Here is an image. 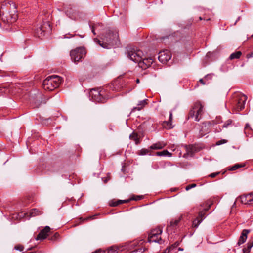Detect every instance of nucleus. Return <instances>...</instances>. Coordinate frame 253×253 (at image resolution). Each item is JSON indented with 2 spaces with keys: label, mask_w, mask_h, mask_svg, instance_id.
<instances>
[{
  "label": "nucleus",
  "mask_w": 253,
  "mask_h": 253,
  "mask_svg": "<svg viewBox=\"0 0 253 253\" xmlns=\"http://www.w3.org/2000/svg\"><path fill=\"white\" fill-rule=\"evenodd\" d=\"M67 16L74 20H77L80 18L79 12L72 8L65 9Z\"/></svg>",
  "instance_id": "4468645a"
},
{
  "label": "nucleus",
  "mask_w": 253,
  "mask_h": 253,
  "mask_svg": "<svg viewBox=\"0 0 253 253\" xmlns=\"http://www.w3.org/2000/svg\"><path fill=\"white\" fill-rule=\"evenodd\" d=\"M252 131L249 124H247L245 126V133L247 135L249 134V131Z\"/></svg>",
  "instance_id": "7c9ffc66"
},
{
  "label": "nucleus",
  "mask_w": 253,
  "mask_h": 253,
  "mask_svg": "<svg viewBox=\"0 0 253 253\" xmlns=\"http://www.w3.org/2000/svg\"><path fill=\"white\" fill-rule=\"evenodd\" d=\"M102 41L95 39L94 41L104 48H110L116 45L119 42L118 31L116 29H109L102 36Z\"/></svg>",
  "instance_id": "f257e3e1"
},
{
  "label": "nucleus",
  "mask_w": 253,
  "mask_h": 253,
  "mask_svg": "<svg viewBox=\"0 0 253 253\" xmlns=\"http://www.w3.org/2000/svg\"><path fill=\"white\" fill-rule=\"evenodd\" d=\"M253 246V242H248L247 244V248H245L243 249V253H249L250 251L251 248Z\"/></svg>",
  "instance_id": "a878e982"
},
{
  "label": "nucleus",
  "mask_w": 253,
  "mask_h": 253,
  "mask_svg": "<svg viewBox=\"0 0 253 253\" xmlns=\"http://www.w3.org/2000/svg\"><path fill=\"white\" fill-rule=\"evenodd\" d=\"M185 147L186 151L183 155L185 158L192 157L194 153L198 151L197 147L194 145H186Z\"/></svg>",
  "instance_id": "9b49d317"
},
{
  "label": "nucleus",
  "mask_w": 253,
  "mask_h": 253,
  "mask_svg": "<svg viewBox=\"0 0 253 253\" xmlns=\"http://www.w3.org/2000/svg\"><path fill=\"white\" fill-rule=\"evenodd\" d=\"M180 220V219H176L174 220H172L170 222V226L172 227H175L177 226Z\"/></svg>",
  "instance_id": "c756f323"
},
{
  "label": "nucleus",
  "mask_w": 253,
  "mask_h": 253,
  "mask_svg": "<svg viewBox=\"0 0 253 253\" xmlns=\"http://www.w3.org/2000/svg\"><path fill=\"white\" fill-rule=\"evenodd\" d=\"M179 250H182L183 249H181V248H179Z\"/></svg>",
  "instance_id": "3c124183"
},
{
  "label": "nucleus",
  "mask_w": 253,
  "mask_h": 253,
  "mask_svg": "<svg viewBox=\"0 0 253 253\" xmlns=\"http://www.w3.org/2000/svg\"><path fill=\"white\" fill-rule=\"evenodd\" d=\"M0 18L5 23H13L17 20L18 15L16 10H13L10 13H4L3 11H0Z\"/></svg>",
  "instance_id": "0eeeda50"
},
{
  "label": "nucleus",
  "mask_w": 253,
  "mask_h": 253,
  "mask_svg": "<svg viewBox=\"0 0 253 253\" xmlns=\"http://www.w3.org/2000/svg\"><path fill=\"white\" fill-rule=\"evenodd\" d=\"M50 231V228L46 226L45 228L42 230L37 237L36 238V240H43L47 238L48 235V233Z\"/></svg>",
  "instance_id": "ddd939ff"
},
{
  "label": "nucleus",
  "mask_w": 253,
  "mask_h": 253,
  "mask_svg": "<svg viewBox=\"0 0 253 253\" xmlns=\"http://www.w3.org/2000/svg\"><path fill=\"white\" fill-rule=\"evenodd\" d=\"M136 82H137V83H139V80L138 79H137L136 80Z\"/></svg>",
  "instance_id": "09e8293b"
},
{
  "label": "nucleus",
  "mask_w": 253,
  "mask_h": 253,
  "mask_svg": "<svg viewBox=\"0 0 253 253\" xmlns=\"http://www.w3.org/2000/svg\"><path fill=\"white\" fill-rule=\"evenodd\" d=\"M244 166V165H242L239 164H236L234 165V166H233L232 167H230L229 169V170H231V171H234V170H236L238 168L243 167Z\"/></svg>",
  "instance_id": "bb28decb"
},
{
  "label": "nucleus",
  "mask_w": 253,
  "mask_h": 253,
  "mask_svg": "<svg viewBox=\"0 0 253 253\" xmlns=\"http://www.w3.org/2000/svg\"><path fill=\"white\" fill-rule=\"evenodd\" d=\"M144 242V241L143 239H141L139 241H134L132 244H131V246H137V245H141Z\"/></svg>",
  "instance_id": "c85d7f7f"
},
{
  "label": "nucleus",
  "mask_w": 253,
  "mask_h": 253,
  "mask_svg": "<svg viewBox=\"0 0 253 253\" xmlns=\"http://www.w3.org/2000/svg\"><path fill=\"white\" fill-rule=\"evenodd\" d=\"M203 107L201 102H196L189 112L188 118H194L195 121H199L203 112Z\"/></svg>",
  "instance_id": "20e7f679"
},
{
  "label": "nucleus",
  "mask_w": 253,
  "mask_h": 253,
  "mask_svg": "<svg viewBox=\"0 0 253 253\" xmlns=\"http://www.w3.org/2000/svg\"><path fill=\"white\" fill-rule=\"evenodd\" d=\"M129 138L132 140L134 141L136 144H138L140 142L139 138L138 137V135L136 133H132L129 136Z\"/></svg>",
  "instance_id": "b1692460"
},
{
  "label": "nucleus",
  "mask_w": 253,
  "mask_h": 253,
  "mask_svg": "<svg viewBox=\"0 0 253 253\" xmlns=\"http://www.w3.org/2000/svg\"><path fill=\"white\" fill-rule=\"evenodd\" d=\"M247 97L240 92L235 93L233 96L232 105L234 109L239 112L245 107Z\"/></svg>",
  "instance_id": "7ed1b4c3"
},
{
  "label": "nucleus",
  "mask_w": 253,
  "mask_h": 253,
  "mask_svg": "<svg viewBox=\"0 0 253 253\" xmlns=\"http://www.w3.org/2000/svg\"><path fill=\"white\" fill-rule=\"evenodd\" d=\"M242 55V52L241 51H237L236 52L232 53L230 56V59L231 60H233L235 59H239L241 57Z\"/></svg>",
  "instance_id": "5701e85b"
},
{
  "label": "nucleus",
  "mask_w": 253,
  "mask_h": 253,
  "mask_svg": "<svg viewBox=\"0 0 253 253\" xmlns=\"http://www.w3.org/2000/svg\"><path fill=\"white\" fill-rule=\"evenodd\" d=\"M135 252V251H133L132 252H131L130 253H134Z\"/></svg>",
  "instance_id": "603ef678"
},
{
  "label": "nucleus",
  "mask_w": 253,
  "mask_h": 253,
  "mask_svg": "<svg viewBox=\"0 0 253 253\" xmlns=\"http://www.w3.org/2000/svg\"><path fill=\"white\" fill-rule=\"evenodd\" d=\"M59 235L58 233H56L53 237H52L50 239L51 240H55L56 238H58L59 237Z\"/></svg>",
  "instance_id": "ea45409f"
},
{
  "label": "nucleus",
  "mask_w": 253,
  "mask_h": 253,
  "mask_svg": "<svg viewBox=\"0 0 253 253\" xmlns=\"http://www.w3.org/2000/svg\"><path fill=\"white\" fill-rule=\"evenodd\" d=\"M250 230L247 229H244L241 233V236L239 239L237 244L238 246L241 245V244L244 243L247 238V235L249 233Z\"/></svg>",
  "instance_id": "a211bd4d"
},
{
  "label": "nucleus",
  "mask_w": 253,
  "mask_h": 253,
  "mask_svg": "<svg viewBox=\"0 0 253 253\" xmlns=\"http://www.w3.org/2000/svg\"><path fill=\"white\" fill-rule=\"evenodd\" d=\"M62 81V78L57 75L48 76L43 82V87L45 90H53L59 86Z\"/></svg>",
  "instance_id": "f03ea898"
},
{
  "label": "nucleus",
  "mask_w": 253,
  "mask_h": 253,
  "mask_svg": "<svg viewBox=\"0 0 253 253\" xmlns=\"http://www.w3.org/2000/svg\"><path fill=\"white\" fill-rule=\"evenodd\" d=\"M174 248L175 247L173 246L167 248L165 251V253H170V251Z\"/></svg>",
  "instance_id": "e433bc0d"
},
{
  "label": "nucleus",
  "mask_w": 253,
  "mask_h": 253,
  "mask_svg": "<svg viewBox=\"0 0 253 253\" xmlns=\"http://www.w3.org/2000/svg\"><path fill=\"white\" fill-rule=\"evenodd\" d=\"M118 249L116 247H112L108 249L107 253H118Z\"/></svg>",
  "instance_id": "cd10ccee"
},
{
  "label": "nucleus",
  "mask_w": 253,
  "mask_h": 253,
  "mask_svg": "<svg viewBox=\"0 0 253 253\" xmlns=\"http://www.w3.org/2000/svg\"><path fill=\"white\" fill-rule=\"evenodd\" d=\"M127 52L128 57L133 62L138 63L142 59L143 52L141 50L130 48Z\"/></svg>",
  "instance_id": "6e6552de"
},
{
  "label": "nucleus",
  "mask_w": 253,
  "mask_h": 253,
  "mask_svg": "<svg viewBox=\"0 0 253 253\" xmlns=\"http://www.w3.org/2000/svg\"><path fill=\"white\" fill-rule=\"evenodd\" d=\"M141 199V197L139 196H137L136 198H131L130 200H139Z\"/></svg>",
  "instance_id": "c03bdc74"
},
{
  "label": "nucleus",
  "mask_w": 253,
  "mask_h": 253,
  "mask_svg": "<svg viewBox=\"0 0 253 253\" xmlns=\"http://www.w3.org/2000/svg\"><path fill=\"white\" fill-rule=\"evenodd\" d=\"M86 54V51L84 47H78L70 51L71 60L75 63L81 61L82 59L84 58Z\"/></svg>",
  "instance_id": "39448f33"
},
{
  "label": "nucleus",
  "mask_w": 253,
  "mask_h": 253,
  "mask_svg": "<svg viewBox=\"0 0 253 253\" xmlns=\"http://www.w3.org/2000/svg\"><path fill=\"white\" fill-rule=\"evenodd\" d=\"M166 144L161 142H158L155 144H152L150 148L151 149H161L163 148L165 146Z\"/></svg>",
  "instance_id": "aec40b11"
},
{
  "label": "nucleus",
  "mask_w": 253,
  "mask_h": 253,
  "mask_svg": "<svg viewBox=\"0 0 253 253\" xmlns=\"http://www.w3.org/2000/svg\"><path fill=\"white\" fill-rule=\"evenodd\" d=\"M109 205L111 207H116V206L119 205V204H118V202H117V201L112 200L109 202Z\"/></svg>",
  "instance_id": "72a5a7b5"
},
{
  "label": "nucleus",
  "mask_w": 253,
  "mask_h": 253,
  "mask_svg": "<svg viewBox=\"0 0 253 253\" xmlns=\"http://www.w3.org/2000/svg\"><path fill=\"white\" fill-rule=\"evenodd\" d=\"M242 203L248 205H253V193H250L246 195L240 197Z\"/></svg>",
  "instance_id": "2eb2a0df"
},
{
  "label": "nucleus",
  "mask_w": 253,
  "mask_h": 253,
  "mask_svg": "<svg viewBox=\"0 0 253 253\" xmlns=\"http://www.w3.org/2000/svg\"><path fill=\"white\" fill-rule=\"evenodd\" d=\"M252 37H253V34L252 35Z\"/></svg>",
  "instance_id": "864d4df0"
},
{
  "label": "nucleus",
  "mask_w": 253,
  "mask_h": 253,
  "mask_svg": "<svg viewBox=\"0 0 253 253\" xmlns=\"http://www.w3.org/2000/svg\"><path fill=\"white\" fill-rule=\"evenodd\" d=\"M148 99H145L139 102L137 107H134L132 108L131 112H134L135 110H141L147 104Z\"/></svg>",
  "instance_id": "6ab92c4d"
},
{
  "label": "nucleus",
  "mask_w": 253,
  "mask_h": 253,
  "mask_svg": "<svg viewBox=\"0 0 253 253\" xmlns=\"http://www.w3.org/2000/svg\"><path fill=\"white\" fill-rule=\"evenodd\" d=\"M232 121L231 120H228L223 125V127L227 128L229 126L231 125Z\"/></svg>",
  "instance_id": "473e14b6"
},
{
  "label": "nucleus",
  "mask_w": 253,
  "mask_h": 253,
  "mask_svg": "<svg viewBox=\"0 0 253 253\" xmlns=\"http://www.w3.org/2000/svg\"><path fill=\"white\" fill-rule=\"evenodd\" d=\"M46 27H48L49 29L50 28V24L48 23H46L43 25L40 26L37 29L36 32L39 38H42L44 35V32Z\"/></svg>",
  "instance_id": "f3484780"
},
{
  "label": "nucleus",
  "mask_w": 253,
  "mask_h": 253,
  "mask_svg": "<svg viewBox=\"0 0 253 253\" xmlns=\"http://www.w3.org/2000/svg\"><path fill=\"white\" fill-rule=\"evenodd\" d=\"M171 58V54L169 51L165 50L159 52L158 59L162 63H166Z\"/></svg>",
  "instance_id": "9d476101"
},
{
  "label": "nucleus",
  "mask_w": 253,
  "mask_h": 253,
  "mask_svg": "<svg viewBox=\"0 0 253 253\" xmlns=\"http://www.w3.org/2000/svg\"><path fill=\"white\" fill-rule=\"evenodd\" d=\"M207 210V209H206L204 210L199 212L198 216L193 221V227L197 228L201 223V222L205 218V214Z\"/></svg>",
  "instance_id": "f8f14e48"
},
{
  "label": "nucleus",
  "mask_w": 253,
  "mask_h": 253,
  "mask_svg": "<svg viewBox=\"0 0 253 253\" xmlns=\"http://www.w3.org/2000/svg\"><path fill=\"white\" fill-rule=\"evenodd\" d=\"M149 152V150L147 149H142L139 152L138 154L140 155H144L148 154Z\"/></svg>",
  "instance_id": "2f4dec72"
},
{
  "label": "nucleus",
  "mask_w": 253,
  "mask_h": 253,
  "mask_svg": "<svg viewBox=\"0 0 253 253\" xmlns=\"http://www.w3.org/2000/svg\"><path fill=\"white\" fill-rule=\"evenodd\" d=\"M199 19H200V20H202V17H199Z\"/></svg>",
  "instance_id": "8fccbe9b"
},
{
  "label": "nucleus",
  "mask_w": 253,
  "mask_h": 253,
  "mask_svg": "<svg viewBox=\"0 0 253 253\" xmlns=\"http://www.w3.org/2000/svg\"><path fill=\"white\" fill-rule=\"evenodd\" d=\"M172 112H170L169 121H167V122H164V124H166L167 125V128L170 129V128L172 127L171 126V121H172ZM165 126L166 127V126Z\"/></svg>",
  "instance_id": "393cba45"
},
{
  "label": "nucleus",
  "mask_w": 253,
  "mask_h": 253,
  "mask_svg": "<svg viewBox=\"0 0 253 253\" xmlns=\"http://www.w3.org/2000/svg\"><path fill=\"white\" fill-rule=\"evenodd\" d=\"M196 186V184H190L186 187L185 189H186V190L188 191L192 188L195 187Z\"/></svg>",
  "instance_id": "4c0bfd02"
},
{
  "label": "nucleus",
  "mask_w": 253,
  "mask_h": 253,
  "mask_svg": "<svg viewBox=\"0 0 253 253\" xmlns=\"http://www.w3.org/2000/svg\"><path fill=\"white\" fill-rule=\"evenodd\" d=\"M227 141H228L226 139H222V140L217 141L216 143V145H220L221 144H225V143H227Z\"/></svg>",
  "instance_id": "f704fd0d"
},
{
  "label": "nucleus",
  "mask_w": 253,
  "mask_h": 253,
  "mask_svg": "<svg viewBox=\"0 0 253 253\" xmlns=\"http://www.w3.org/2000/svg\"><path fill=\"white\" fill-rule=\"evenodd\" d=\"M162 233V229L161 228L159 227L152 229L148 235V242L150 243L156 242L161 244L162 242V240L161 237Z\"/></svg>",
  "instance_id": "423d86ee"
},
{
  "label": "nucleus",
  "mask_w": 253,
  "mask_h": 253,
  "mask_svg": "<svg viewBox=\"0 0 253 253\" xmlns=\"http://www.w3.org/2000/svg\"><path fill=\"white\" fill-rule=\"evenodd\" d=\"M253 57V51L251 52L250 54L247 55V57Z\"/></svg>",
  "instance_id": "a18cd8bd"
},
{
  "label": "nucleus",
  "mask_w": 253,
  "mask_h": 253,
  "mask_svg": "<svg viewBox=\"0 0 253 253\" xmlns=\"http://www.w3.org/2000/svg\"><path fill=\"white\" fill-rule=\"evenodd\" d=\"M92 32H93V33L94 34V35H95L96 33H95V31H94V29L93 27L92 28Z\"/></svg>",
  "instance_id": "49530a36"
},
{
  "label": "nucleus",
  "mask_w": 253,
  "mask_h": 253,
  "mask_svg": "<svg viewBox=\"0 0 253 253\" xmlns=\"http://www.w3.org/2000/svg\"><path fill=\"white\" fill-rule=\"evenodd\" d=\"M93 216H90L88 217V219H93Z\"/></svg>",
  "instance_id": "de8ad7c7"
},
{
  "label": "nucleus",
  "mask_w": 253,
  "mask_h": 253,
  "mask_svg": "<svg viewBox=\"0 0 253 253\" xmlns=\"http://www.w3.org/2000/svg\"><path fill=\"white\" fill-rule=\"evenodd\" d=\"M218 174H219V172L213 173L209 175V176H210L211 177H212V178H214V177H215L216 175H217Z\"/></svg>",
  "instance_id": "a19ab883"
},
{
  "label": "nucleus",
  "mask_w": 253,
  "mask_h": 253,
  "mask_svg": "<svg viewBox=\"0 0 253 253\" xmlns=\"http://www.w3.org/2000/svg\"><path fill=\"white\" fill-rule=\"evenodd\" d=\"M157 156H171L172 154L171 153L169 152L168 150H165L161 152H157L156 153Z\"/></svg>",
  "instance_id": "4be33fe9"
},
{
  "label": "nucleus",
  "mask_w": 253,
  "mask_h": 253,
  "mask_svg": "<svg viewBox=\"0 0 253 253\" xmlns=\"http://www.w3.org/2000/svg\"><path fill=\"white\" fill-rule=\"evenodd\" d=\"M130 201V200H129V199L127 200H118L117 202H118V204L120 205V204H122L123 203H127Z\"/></svg>",
  "instance_id": "58836bf2"
},
{
  "label": "nucleus",
  "mask_w": 253,
  "mask_h": 253,
  "mask_svg": "<svg viewBox=\"0 0 253 253\" xmlns=\"http://www.w3.org/2000/svg\"><path fill=\"white\" fill-rule=\"evenodd\" d=\"M42 213L43 212L41 211H40L37 209H33L30 211V216L31 217H34L37 215H41Z\"/></svg>",
  "instance_id": "412c9836"
},
{
  "label": "nucleus",
  "mask_w": 253,
  "mask_h": 253,
  "mask_svg": "<svg viewBox=\"0 0 253 253\" xmlns=\"http://www.w3.org/2000/svg\"><path fill=\"white\" fill-rule=\"evenodd\" d=\"M153 62L151 58H144L141 60V61L138 62V65L140 67L143 69H146L150 67Z\"/></svg>",
  "instance_id": "dca6fc26"
},
{
  "label": "nucleus",
  "mask_w": 253,
  "mask_h": 253,
  "mask_svg": "<svg viewBox=\"0 0 253 253\" xmlns=\"http://www.w3.org/2000/svg\"><path fill=\"white\" fill-rule=\"evenodd\" d=\"M103 91L99 89H93L89 92V96L91 99L93 101L103 103L105 101V98L103 96Z\"/></svg>",
  "instance_id": "1a4fd4ad"
},
{
  "label": "nucleus",
  "mask_w": 253,
  "mask_h": 253,
  "mask_svg": "<svg viewBox=\"0 0 253 253\" xmlns=\"http://www.w3.org/2000/svg\"><path fill=\"white\" fill-rule=\"evenodd\" d=\"M204 79L205 80H208L209 79H210L211 80V75H207V76H206L205 77H204Z\"/></svg>",
  "instance_id": "79ce46f5"
},
{
  "label": "nucleus",
  "mask_w": 253,
  "mask_h": 253,
  "mask_svg": "<svg viewBox=\"0 0 253 253\" xmlns=\"http://www.w3.org/2000/svg\"><path fill=\"white\" fill-rule=\"evenodd\" d=\"M206 81L204 78V79H201L199 80V82H200L202 84L205 85L206 84V82H205Z\"/></svg>",
  "instance_id": "37998d69"
},
{
  "label": "nucleus",
  "mask_w": 253,
  "mask_h": 253,
  "mask_svg": "<svg viewBox=\"0 0 253 253\" xmlns=\"http://www.w3.org/2000/svg\"><path fill=\"white\" fill-rule=\"evenodd\" d=\"M14 249L16 250H18V251H22L24 249V247L23 246L21 245H16L14 247Z\"/></svg>",
  "instance_id": "c9c22d12"
}]
</instances>
